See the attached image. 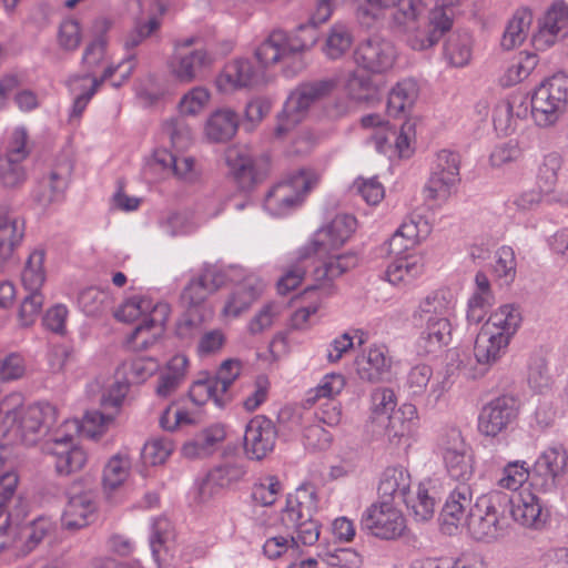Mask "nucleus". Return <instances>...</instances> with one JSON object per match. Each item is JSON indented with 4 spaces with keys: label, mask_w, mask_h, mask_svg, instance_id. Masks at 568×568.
I'll return each mask as SVG.
<instances>
[{
    "label": "nucleus",
    "mask_w": 568,
    "mask_h": 568,
    "mask_svg": "<svg viewBox=\"0 0 568 568\" xmlns=\"http://www.w3.org/2000/svg\"><path fill=\"white\" fill-rule=\"evenodd\" d=\"M142 374V359L140 357L125 361L116 369L113 381L103 389L100 405L102 410H89L85 413L81 425L72 423L82 436L97 439L111 424L125 398L129 387L140 384Z\"/></svg>",
    "instance_id": "nucleus-1"
},
{
    "label": "nucleus",
    "mask_w": 568,
    "mask_h": 568,
    "mask_svg": "<svg viewBox=\"0 0 568 568\" xmlns=\"http://www.w3.org/2000/svg\"><path fill=\"white\" fill-rule=\"evenodd\" d=\"M22 395L12 393L0 402V417L26 445H34L41 438H50L57 429V408L49 403H37L22 410Z\"/></svg>",
    "instance_id": "nucleus-2"
},
{
    "label": "nucleus",
    "mask_w": 568,
    "mask_h": 568,
    "mask_svg": "<svg viewBox=\"0 0 568 568\" xmlns=\"http://www.w3.org/2000/svg\"><path fill=\"white\" fill-rule=\"evenodd\" d=\"M520 322V313L513 305H503L491 314L475 341L474 355L477 363L485 366L495 364L506 352Z\"/></svg>",
    "instance_id": "nucleus-3"
},
{
    "label": "nucleus",
    "mask_w": 568,
    "mask_h": 568,
    "mask_svg": "<svg viewBox=\"0 0 568 568\" xmlns=\"http://www.w3.org/2000/svg\"><path fill=\"white\" fill-rule=\"evenodd\" d=\"M317 511V494L312 485H302L286 497V504L281 513V524L296 532L291 542L305 546L314 545L320 538V524L314 519Z\"/></svg>",
    "instance_id": "nucleus-4"
},
{
    "label": "nucleus",
    "mask_w": 568,
    "mask_h": 568,
    "mask_svg": "<svg viewBox=\"0 0 568 568\" xmlns=\"http://www.w3.org/2000/svg\"><path fill=\"white\" fill-rule=\"evenodd\" d=\"M509 495L501 491L480 496L466 517V526L473 538L491 541L504 536L509 525Z\"/></svg>",
    "instance_id": "nucleus-5"
},
{
    "label": "nucleus",
    "mask_w": 568,
    "mask_h": 568,
    "mask_svg": "<svg viewBox=\"0 0 568 568\" xmlns=\"http://www.w3.org/2000/svg\"><path fill=\"white\" fill-rule=\"evenodd\" d=\"M337 88L336 79H320L298 84L288 95L280 122L275 128V135L282 138L293 126L298 124L308 109L323 99L329 97Z\"/></svg>",
    "instance_id": "nucleus-6"
},
{
    "label": "nucleus",
    "mask_w": 568,
    "mask_h": 568,
    "mask_svg": "<svg viewBox=\"0 0 568 568\" xmlns=\"http://www.w3.org/2000/svg\"><path fill=\"white\" fill-rule=\"evenodd\" d=\"M568 105V75L556 73L544 80L531 97V115L539 126L554 125Z\"/></svg>",
    "instance_id": "nucleus-7"
},
{
    "label": "nucleus",
    "mask_w": 568,
    "mask_h": 568,
    "mask_svg": "<svg viewBox=\"0 0 568 568\" xmlns=\"http://www.w3.org/2000/svg\"><path fill=\"white\" fill-rule=\"evenodd\" d=\"M316 183L317 178L313 171L300 169L266 193L264 207L272 215H285L302 204L305 195Z\"/></svg>",
    "instance_id": "nucleus-8"
},
{
    "label": "nucleus",
    "mask_w": 568,
    "mask_h": 568,
    "mask_svg": "<svg viewBox=\"0 0 568 568\" xmlns=\"http://www.w3.org/2000/svg\"><path fill=\"white\" fill-rule=\"evenodd\" d=\"M225 162L237 187L245 192L264 182L271 172L270 155L253 153L246 146L229 148Z\"/></svg>",
    "instance_id": "nucleus-9"
},
{
    "label": "nucleus",
    "mask_w": 568,
    "mask_h": 568,
    "mask_svg": "<svg viewBox=\"0 0 568 568\" xmlns=\"http://www.w3.org/2000/svg\"><path fill=\"white\" fill-rule=\"evenodd\" d=\"M44 251L34 250L28 257L21 274V281L27 295L23 297L19 308V322L23 327L31 326L43 306L44 296L41 287L45 281L43 270Z\"/></svg>",
    "instance_id": "nucleus-10"
},
{
    "label": "nucleus",
    "mask_w": 568,
    "mask_h": 568,
    "mask_svg": "<svg viewBox=\"0 0 568 568\" xmlns=\"http://www.w3.org/2000/svg\"><path fill=\"white\" fill-rule=\"evenodd\" d=\"M302 32L311 31L308 39L288 38L283 31L272 32L255 50V58L261 64L260 69L267 68L277 62H286L296 54L308 50L316 43L315 32L312 28H301Z\"/></svg>",
    "instance_id": "nucleus-11"
},
{
    "label": "nucleus",
    "mask_w": 568,
    "mask_h": 568,
    "mask_svg": "<svg viewBox=\"0 0 568 568\" xmlns=\"http://www.w3.org/2000/svg\"><path fill=\"white\" fill-rule=\"evenodd\" d=\"M361 529L376 538L394 540L404 534L406 520L400 510L384 500L365 509L361 518Z\"/></svg>",
    "instance_id": "nucleus-12"
},
{
    "label": "nucleus",
    "mask_w": 568,
    "mask_h": 568,
    "mask_svg": "<svg viewBox=\"0 0 568 568\" xmlns=\"http://www.w3.org/2000/svg\"><path fill=\"white\" fill-rule=\"evenodd\" d=\"M568 454L562 446L547 448L531 469V487L541 493H552L561 484L567 470Z\"/></svg>",
    "instance_id": "nucleus-13"
},
{
    "label": "nucleus",
    "mask_w": 568,
    "mask_h": 568,
    "mask_svg": "<svg viewBox=\"0 0 568 568\" xmlns=\"http://www.w3.org/2000/svg\"><path fill=\"white\" fill-rule=\"evenodd\" d=\"M460 158L457 153L442 150L438 152L424 192L428 200H447L452 189L459 181Z\"/></svg>",
    "instance_id": "nucleus-14"
},
{
    "label": "nucleus",
    "mask_w": 568,
    "mask_h": 568,
    "mask_svg": "<svg viewBox=\"0 0 568 568\" xmlns=\"http://www.w3.org/2000/svg\"><path fill=\"white\" fill-rule=\"evenodd\" d=\"M43 450L54 458V468L60 476L79 471L87 463L85 452L73 444V436L61 428L45 440Z\"/></svg>",
    "instance_id": "nucleus-15"
},
{
    "label": "nucleus",
    "mask_w": 568,
    "mask_h": 568,
    "mask_svg": "<svg viewBox=\"0 0 568 568\" xmlns=\"http://www.w3.org/2000/svg\"><path fill=\"white\" fill-rule=\"evenodd\" d=\"M568 38V3L554 1L538 20V29L532 36L537 50H546Z\"/></svg>",
    "instance_id": "nucleus-16"
},
{
    "label": "nucleus",
    "mask_w": 568,
    "mask_h": 568,
    "mask_svg": "<svg viewBox=\"0 0 568 568\" xmlns=\"http://www.w3.org/2000/svg\"><path fill=\"white\" fill-rule=\"evenodd\" d=\"M519 402L513 395H503L485 405L478 417V429L485 436L495 437L518 416Z\"/></svg>",
    "instance_id": "nucleus-17"
},
{
    "label": "nucleus",
    "mask_w": 568,
    "mask_h": 568,
    "mask_svg": "<svg viewBox=\"0 0 568 568\" xmlns=\"http://www.w3.org/2000/svg\"><path fill=\"white\" fill-rule=\"evenodd\" d=\"M226 274L215 266L205 267L202 273L190 280L181 293V303L187 310H207L206 298L221 288L226 282Z\"/></svg>",
    "instance_id": "nucleus-18"
},
{
    "label": "nucleus",
    "mask_w": 568,
    "mask_h": 568,
    "mask_svg": "<svg viewBox=\"0 0 568 568\" xmlns=\"http://www.w3.org/2000/svg\"><path fill=\"white\" fill-rule=\"evenodd\" d=\"M453 16L450 10L434 8L428 16L427 24L419 29L417 22L416 30L407 32L406 42L413 50H427L435 45L443 36L450 31L453 27Z\"/></svg>",
    "instance_id": "nucleus-19"
},
{
    "label": "nucleus",
    "mask_w": 568,
    "mask_h": 568,
    "mask_svg": "<svg viewBox=\"0 0 568 568\" xmlns=\"http://www.w3.org/2000/svg\"><path fill=\"white\" fill-rule=\"evenodd\" d=\"M354 58L356 63L364 69L381 73L393 67L396 50L392 42L379 37H373L358 44Z\"/></svg>",
    "instance_id": "nucleus-20"
},
{
    "label": "nucleus",
    "mask_w": 568,
    "mask_h": 568,
    "mask_svg": "<svg viewBox=\"0 0 568 568\" xmlns=\"http://www.w3.org/2000/svg\"><path fill=\"white\" fill-rule=\"evenodd\" d=\"M275 427L268 418L255 416L245 428L244 452L250 459L261 460L274 448Z\"/></svg>",
    "instance_id": "nucleus-21"
},
{
    "label": "nucleus",
    "mask_w": 568,
    "mask_h": 568,
    "mask_svg": "<svg viewBox=\"0 0 568 568\" xmlns=\"http://www.w3.org/2000/svg\"><path fill=\"white\" fill-rule=\"evenodd\" d=\"M97 505L90 491H78L73 486L62 515V525L69 530L87 527L95 519Z\"/></svg>",
    "instance_id": "nucleus-22"
},
{
    "label": "nucleus",
    "mask_w": 568,
    "mask_h": 568,
    "mask_svg": "<svg viewBox=\"0 0 568 568\" xmlns=\"http://www.w3.org/2000/svg\"><path fill=\"white\" fill-rule=\"evenodd\" d=\"M508 514L515 521L526 527H540L547 518L540 499L529 489L509 496Z\"/></svg>",
    "instance_id": "nucleus-23"
},
{
    "label": "nucleus",
    "mask_w": 568,
    "mask_h": 568,
    "mask_svg": "<svg viewBox=\"0 0 568 568\" xmlns=\"http://www.w3.org/2000/svg\"><path fill=\"white\" fill-rule=\"evenodd\" d=\"M71 168H55L44 174L33 190V201L41 207L59 201L68 185Z\"/></svg>",
    "instance_id": "nucleus-24"
},
{
    "label": "nucleus",
    "mask_w": 568,
    "mask_h": 568,
    "mask_svg": "<svg viewBox=\"0 0 568 568\" xmlns=\"http://www.w3.org/2000/svg\"><path fill=\"white\" fill-rule=\"evenodd\" d=\"M24 221L6 205H0V262H7L24 236Z\"/></svg>",
    "instance_id": "nucleus-25"
},
{
    "label": "nucleus",
    "mask_w": 568,
    "mask_h": 568,
    "mask_svg": "<svg viewBox=\"0 0 568 568\" xmlns=\"http://www.w3.org/2000/svg\"><path fill=\"white\" fill-rule=\"evenodd\" d=\"M471 507V493L469 486L466 484L457 486L450 493L442 509V529L446 534H453V530L457 528L458 524L463 519L466 520L467 515H465V513Z\"/></svg>",
    "instance_id": "nucleus-26"
},
{
    "label": "nucleus",
    "mask_w": 568,
    "mask_h": 568,
    "mask_svg": "<svg viewBox=\"0 0 568 568\" xmlns=\"http://www.w3.org/2000/svg\"><path fill=\"white\" fill-rule=\"evenodd\" d=\"M226 438L223 424H212L201 429L190 442L185 443L182 453L187 458H205L213 455L219 445Z\"/></svg>",
    "instance_id": "nucleus-27"
},
{
    "label": "nucleus",
    "mask_w": 568,
    "mask_h": 568,
    "mask_svg": "<svg viewBox=\"0 0 568 568\" xmlns=\"http://www.w3.org/2000/svg\"><path fill=\"white\" fill-rule=\"evenodd\" d=\"M262 69H255L248 60L239 59L230 62L219 77L220 85L230 84L234 88L256 87L266 83Z\"/></svg>",
    "instance_id": "nucleus-28"
},
{
    "label": "nucleus",
    "mask_w": 568,
    "mask_h": 568,
    "mask_svg": "<svg viewBox=\"0 0 568 568\" xmlns=\"http://www.w3.org/2000/svg\"><path fill=\"white\" fill-rule=\"evenodd\" d=\"M239 115L231 109H217L206 120V138L215 143L230 141L237 132Z\"/></svg>",
    "instance_id": "nucleus-29"
},
{
    "label": "nucleus",
    "mask_w": 568,
    "mask_h": 568,
    "mask_svg": "<svg viewBox=\"0 0 568 568\" xmlns=\"http://www.w3.org/2000/svg\"><path fill=\"white\" fill-rule=\"evenodd\" d=\"M356 371L362 381L377 383L384 379L390 369V358L382 347H371L367 354L358 356L355 361Z\"/></svg>",
    "instance_id": "nucleus-30"
},
{
    "label": "nucleus",
    "mask_w": 568,
    "mask_h": 568,
    "mask_svg": "<svg viewBox=\"0 0 568 568\" xmlns=\"http://www.w3.org/2000/svg\"><path fill=\"white\" fill-rule=\"evenodd\" d=\"M263 290L264 284L262 281L254 277L245 278L234 287L232 294L226 301L223 313L234 317L239 316L258 298Z\"/></svg>",
    "instance_id": "nucleus-31"
},
{
    "label": "nucleus",
    "mask_w": 568,
    "mask_h": 568,
    "mask_svg": "<svg viewBox=\"0 0 568 568\" xmlns=\"http://www.w3.org/2000/svg\"><path fill=\"white\" fill-rule=\"evenodd\" d=\"M130 466L131 463L128 457L114 455L104 467L102 477L103 494L111 505L119 501L116 491L128 479Z\"/></svg>",
    "instance_id": "nucleus-32"
},
{
    "label": "nucleus",
    "mask_w": 568,
    "mask_h": 568,
    "mask_svg": "<svg viewBox=\"0 0 568 568\" xmlns=\"http://www.w3.org/2000/svg\"><path fill=\"white\" fill-rule=\"evenodd\" d=\"M113 316L118 322L125 324L136 323L134 329L129 334L124 342V347L130 352H136L135 341L142 332V296L134 295L125 298L121 305L113 311Z\"/></svg>",
    "instance_id": "nucleus-33"
},
{
    "label": "nucleus",
    "mask_w": 568,
    "mask_h": 568,
    "mask_svg": "<svg viewBox=\"0 0 568 568\" xmlns=\"http://www.w3.org/2000/svg\"><path fill=\"white\" fill-rule=\"evenodd\" d=\"M454 308V296L448 290H439L426 296L419 304L414 317L420 322L432 318H449Z\"/></svg>",
    "instance_id": "nucleus-34"
},
{
    "label": "nucleus",
    "mask_w": 568,
    "mask_h": 568,
    "mask_svg": "<svg viewBox=\"0 0 568 568\" xmlns=\"http://www.w3.org/2000/svg\"><path fill=\"white\" fill-rule=\"evenodd\" d=\"M392 13L390 27L402 34L416 30L419 16L424 11L420 0H399Z\"/></svg>",
    "instance_id": "nucleus-35"
},
{
    "label": "nucleus",
    "mask_w": 568,
    "mask_h": 568,
    "mask_svg": "<svg viewBox=\"0 0 568 568\" xmlns=\"http://www.w3.org/2000/svg\"><path fill=\"white\" fill-rule=\"evenodd\" d=\"M152 163L172 172L178 179L185 182H193L197 174L194 169V159L190 156H180L165 149L156 150L153 154Z\"/></svg>",
    "instance_id": "nucleus-36"
},
{
    "label": "nucleus",
    "mask_w": 568,
    "mask_h": 568,
    "mask_svg": "<svg viewBox=\"0 0 568 568\" xmlns=\"http://www.w3.org/2000/svg\"><path fill=\"white\" fill-rule=\"evenodd\" d=\"M189 368V358L184 354H176L166 364V369L159 377L155 392L161 397L173 393L185 379Z\"/></svg>",
    "instance_id": "nucleus-37"
},
{
    "label": "nucleus",
    "mask_w": 568,
    "mask_h": 568,
    "mask_svg": "<svg viewBox=\"0 0 568 568\" xmlns=\"http://www.w3.org/2000/svg\"><path fill=\"white\" fill-rule=\"evenodd\" d=\"M201 376L192 383L189 390V397L193 404L201 406L209 399H213L217 406L223 407L231 400L230 395L221 393L217 382L212 376L207 373H202Z\"/></svg>",
    "instance_id": "nucleus-38"
},
{
    "label": "nucleus",
    "mask_w": 568,
    "mask_h": 568,
    "mask_svg": "<svg viewBox=\"0 0 568 568\" xmlns=\"http://www.w3.org/2000/svg\"><path fill=\"white\" fill-rule=\"evenodd\" d=\"M425 323L426 327L420 334L418 344L424 353L429 354L448 343L452 328L448 318L445 317L432 318Z\"/></svg>",
    "instance_id": "nucleus-39"
},
{
    "label": "nucleus",
    "mask_w": 568,
    "mask_h": 568,
    "mask_svg": "<svg viewBox=\"0 0 568 568\" xmlns=\"http://www.w3.org/2000/svg\"><path fill=\"white\" fill-rule=\"evenodd\" d=\"M245 473L246 469L242 458L223 460L207 474L206 481L201 487V493L204 494L210 484L221 488L227 487L231 484L241 480Z\"/></svg>",
    "instance_id": "nucleus-40"
},
{
    "label": "nucleus",
    "mask_w": 568,
    "mask_h": 568,
    "mask_svg": "<svg viewBox=\"0 0 568 568\" xmlns=\"http://www.w3.org/2000/svg\"><path fill=\"white\" fill-rule=\"evenodd\" d=\"M409 475L399 468H387L378 485V493L383 498L406 501L409 493Z\"/></svg>",
    "instance_id": "nucleus-41"
},
{
    "label": "nucleus",
    "mask_w": 568,
    "mask_h": 568,
    "mask_svg": "<svg viewBox=\"0 0 568 568\" xmlns=\"http://www.w3.org/2000/svg\"><path fill=\"white\" fill-rule=\"evenodd\" d=\"M346 90L351 99L373 104L379 100V88L373 78L364 72H353L346 82Z\"/></svg>",
    "instance_id": "nucleus-42"
},
{
    "label": "nucleus",
    "mask_w": 568,
    "mask_h": 568,
    "mask_svg": "<svg viewBox=\"0 0 568 568\" xmlns=\"http://www.w3.org/2000/svg\"><path fill=\"white\" fill-rule=\"evenodd\" d=\"M418 94L415 81L407 79L398 82L389 92L387 100V112L392 116H398L410 108Z\"/></svg>",
    "instance_id": "nucleus-43"
},
{
    "label": "nucleus",
    "mask_w": 568,
    "mask_h": 568,
    "mask_svg": "<svg viewBox=\"0 0 568 568\" xmlns=\"http://www.w3.org/2000/svg\"><path fill=\"white\" fill-rule=\"evenodd\" d=\"M444 55L453 67H464L471 58V37L468 32H453L449 34Z\"/></svg>",
    "instance_id": "nucleus-44"
},
{
    "label": "nucleus",
    "mask_w": 568,
    "mask_h": 568,
    "mask_svg": "<svg viewBox=\"0 0 568 568\" xmlns=\"http://www.w3.org/2000/svg\"><path fill=\"white\" fill-rule=\"evenodd\" d=\"M170 314L171 306L165 302L155 303L148 313L144 311V334H151L150 338L144 337V348L164 335Z\"/></svg>",
    "instance_id": "nucleus-45"
},
{
    "label": "nucleus",
    "mask_w": 568,
    "mask_h": 568,
    "mask_svg": "<svg viewBox=\"0 0 568 568\" xmlns=\"http://www.w3.org/2000/svg\"><path fill=\"white\" fill-rule=\"evenodd\" d=\"M174 539V529L166 517L155 518L151 525L150 548L158 567L161 568V552L166 551Z\"/></svg>",
    "instance_id": "nucleus-46"
},
{
    "label": "nucleus",
    "mask_w": 568,
    "mask_h": 568,
    "mask_svg": "<svg viewBox=\"0 0 568 568\" xmlns=\"http://www.w3.org/2000/svg\"><path fill=\"white\" fill-rule=\"evenodd\" d=\"M424 267L423 258L419 255H405L395 257L388 265L386 271L387 280L397 284L405 280V277H415L422 273Z\"/></svg>",
    "instance_id": "nucleus-47"
},
{
    "label": "nucleus",
    "mask_w": 568,
    "mask_h": 568,
    "mask_svg": "<svg viewBox=\"0 0 568 568\" xmlns=\"http://www.w3.org/2000/svg\"><path fill=\"white\" fill-rule=\"evenodd\" d=\"M352 43L351 29L344 23H335L327 33L324 52L329 59L336 60L349 50Z\"/></svg>",
    "instance_id": "nucleus-48"
},
{
    "label": "nucleus",
    "mask_w": 568,
    "mask_h": 568,
    "mask_svg": "<svg viewBox=\"0 0 568 568\" xmlns=\"http://www.w3.org/2000/svg\"><path fill=\"white\" fill-rule=\"evenodd\" d=\"M561 163V156L557 152L544 156L537 173V185L541 193L549 194L555 190Z\"/></svg>",
    "instance_id": "nucleus-49"
},
{
    "label": "nucleus",
    "mask_w": 568,
    "mask_h": 568,
    "mask_svg": "<svg viewBox=\"0 0 568 568\" xmlns=\"http://www.w3.org/2000/svg\"><path fill=\"white\" fill-rule=\"evenodd\" d=\"M211 315L212 313L210 310H187L182 320L176 325V336L181 341L190 343L202 334V325Z\"/></svg>",
    "instance_id": "nucleus-50"
},
{
    "label": "nucleus",
    "mask_w": 568,
    "mask_h": 568,
    "mask_svg": "<svg viewBox=\"0 0 568 568\" xmlns=\"http://www.w3.org/2000/svg\"><path fill=\"white\" fill-rule=\"evenodd\" d=\"M530 22L531 16L529 13H516L506 27L501 38V47L505 50H513L520 45L527 37Z\"/></svg>",
    "instance_id": "nucleus-51"
},
{
    "label": "nucleus",
    "mask_w": 568,
    "mask_h": 568,
    "mask_svg": "<svg viewBox=\"0 0 568 568\" xmlns=\"http://www.w3.org/2000/svg\"><path fill=\"white\" fill-rule=\"evenodd\" d=\"M210 62L206 51L195 50L181 57L178 65L173 68L175 77L181 82H191L196 79L197 72Z\"/></svg>",
    "instance_id": "nucleus-52"
},
{
    "label": "nucleus",
    "mask_w": 568,
    "mask_h": 568,
    "mask_svg": "<svg viewBox=\"0 0 568 568\" xmlns=\"http://www.w3.org/2000/svg\"><path fill=\"white\" fill-rule=\"evenodd\" d=\"M443 458L447 471L453 479L463 481V484H465L471 478L474 473L473 457L468 453L467 448L462 452L449 453Z\"/></svg>",
    "instance_id": "nucleus-53"
},
{
    "label": "nucleus",
    "mask_w": 568,
    "mask_h": 568,
    "mask_svg": "<svg viewBox=\"0 0 568 568\" xmlns=\"http://www.w3.org/2000/svg\"><path fill=\"white\" fill-rule=\"evenodd\" d=\"M404 503L412 508L416 521H427L435 514L436 497L423 485L418 486L415 498L407 497Z\"/></svg>",
    "instance_id": "nucleus-54"
},
{
    "label": "nucleus",
    "mask_w": 568,
    "mask_h": 568,
    "mask_svg": "<svg viewBox=\"0 0 568 568\" xmlns=\"http://www.w3.org/2000/svg\"><path fill=\"white\" fill-rule=\"evenodd\" d=\"M79 304L82 311L92 317L102 315L110 305V295L97 287L83 290L79 295Z\"/></svg>",
    "instance_id": "nucleus-55"
},
{
    "label": "nucleus",
    "mask_w": 568,
    "mask_h": 568,
    "mask_svg": "<svg viewBox=\"0 0 568 568\" xmlns=\"http://www.w3.org/2000/svg\"><path fill=\"white\" fill-rule=\"evenodd\" d=\"M27 180L22 161L0 155V183L7 189L20 187Z\"/></svg>",
    "instance_id": "nucleus-56"
},
{
    "label": "nucleus",
    "mask_w": 568,
    "mask_h": 568,
    "mask_svg": "<svg viewBox=\"0 0 568 568\" xmlns=\"http://www.w3.org/2000/svg\"><path fill=\"white\" fill-rule=\"evenodd\" d=\"M308 260V255L303 253L295 263L287 267L284 274L277 281V291L280 294L285 295L300 285L306 274Z\"/></svg>",
    "instance_id": "nucleus-57"
},
{
    "label": "nucleus",
    "mask_w": 568,
    "mask_h": 568,
    "mask_svg": "<svg viewBox=\"0 0 568 568\" xmlns=\"http://www.w3.org/2000/svg\"><path fill=\"white\" fill-rule=\"evenodd\" d=\"M433 377V369L426 364H419L410 368L407 374L405 388L415 398H422L427 390Z\"/></svg>",
    "instance_id": "nucleus-58"
},
{
    "label": "nucleus",
    "mask_w": 568,
    "mask_h": 568,
    "mask_svg": "<svg viewBox=\"0 0 568 568\" xmlns=\"http://www.w3.org/2000/svg\"><path fill=\"white\" fill-rule=\"evenodd\" d=\"M528 478L531 479V470L526 462H510L504 467L498 485L506 489L517 490Z\"/></svg>",
    "instance_id": "nucleus-59"
},
{
    "label": "nucleus",
    "mask_w": 568,
    "mask_h": 568,
    "mask_svg": "<svg viewBox=\"0 0 568 568\" xmlns=\"http://www.w3.org/2000/svg\"><path fill=\"white\" fill-rule=\"evenodd\" d=\"M18 485V475L7 471L0 476V518L16 513L13 505L18 504L16 489Z\"/></svg>",
    "instance_id": "nucleus-60"
},
{
    "label": "nucleus",
    "mask_w": 568,
    "mask_h": 568,
    "mask_svg": "<svg viewBox=\"0 0 568 568\" xmlns=\"http://www.w3.org/2000/svg\"><path fill=\"white\" fill-rule=\"evenodd\" d=\"M282 485L275 476H267L252 488V499L261 506H271L276 501Z\"/></svg>",
    "instance_id": "nucleus-61"
},
{
    "label": "nucleus",
    "mask_w": 568,
    "mask_h": 568,
    "mask_svg": "<svg viewBox=\"0 0 568 568\" xmlns=\"http://www.w3.org/2000/svg\"><path fill=\"white\" fill-rule=\"evenodd\" d=\"M494 273L505 284H510L516 277V257L510 246H501L496 252Z\"/></svg>",
    "instance_id": "nucleus-62"
},
{
    "label": "nucleus",
    "mask_w": 568,
    "mask_h": 568,
    "mask_svg": "<svg viewBox=\"0 0 568 568\" xmlns=\"http://www.w3.org/2000/svg\"><path fill=\"white\" fill-rule=\"evenodd\" d=\"M165 132L169 135L172 145L178 151L187 149L193 141L192 128L182 116L168 122L165 125Z\"/></svg>",
    "instance_id": "nucleus-63"
},
{
    "label": "nucleus",
    "mask_w": 568,
    "mask_h": 568,
    "mask_svg": "<svg viewBox=\"0 0 568 568\" xmlns=\"http://www.w3.org/2000/svg\"><path fill=\"white\" fill-rule=\"evenodd\" d=\"M356 230V219L349 214L336 215L327 227L332 244H343Z\"/></svg>",
    "instance_id": "nucleus-64"
}]
</instances>
